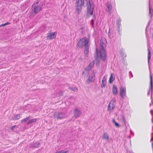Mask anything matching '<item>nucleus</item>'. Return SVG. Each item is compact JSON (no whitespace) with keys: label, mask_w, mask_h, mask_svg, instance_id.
Wrapping results in <instances>:
<instances>
[{"label":"nucleus","mask_w":153,"mask_h":153,"mask_svg":"<svg viewBox=\"0 0 153 153\" xmlns=\"http://www.w3.org/2000/svg\"><path fill=\"white\" fill-rule=\"evenodd\" d=\"M95 64V62L93 61L92 62H91L89 64V65L88 66V70L91 69L92 67Z\"/></svg>","instance_id":"6ab92c4d"},{"label":"nucleus","mask_w":153,"mask_h":153,"mask_svg":"<svg viewBox=\"0 0 153 153\" xmlns=\"http://www.w3.org/2000/svg\"><path fill=\"white\" fill-rule=\"evenodd\" d=\"M121 19L120 18H119L117 19V27H118V31H119V34L120 35H121V34H120V26L121 25Z\"/></svg>","instance_id":"f8f14e48"},{"label":"nucleus","mask_w":153,"mask_h":153,"mask_svg":"<svg viewBox=\"0 0 153 153\" xmlns=\"http://www.w3.org/2000/svg\"><path fill=\"white\" fill-rule=\"evenodd\" d=\"M39 0H37L36 2L34 3L32 6V10L30 13L31 15L34 16L37 13L42 10V5L39 4Z\"/></svg>","instance_id":"f257e3e1"},{"label":"nucleus","mask_w":153,"mask_h":153,"mask_svg":"<svg viewBox=\"0 0 153 153\" xmlns=\"http://www.w3.org/2000/svg\"><path fill=\"white\" fill-rule=\"evenodd\" d=\"M2 26H1V25H0V27H2Z\"/></svg>","instance_id":"4c0bfd02"},{"label":"nucleus","mask_w":153,"mask_h":153,"mask_svg":"<svg viewBox=\"0 0 153 153\" xmlns=\"http://www.w3.org/2000/svg\"><path fill=\"white\" fill-rule=\"evenodd\" d=\"M129 73L131 74V76L132 77H133V74H132V73H131V71H129Z\"/></svg>","instance_id":"72a5a7b5"},{"label":"nucleus","mask_w":153,"mask_h":153,"mask_svg":"<svg viewBox=\"0 0 153 153\" xmlns=\"http://www.w3.org/2000/svg\"><path fill=\"white\" fill-rule=\"evenodd\" d=\"M57 32L49 33L47 34V38L48 40H51L56 38Z\"/></svg>","instance_id":"423d86ee"},{"label":"nucleus","mask_w":153,"mask_h":153,"mask_svg":"<svg viewBox=\"0 0 153 153\" xmlns=\"http://www.w3.org/2000/svg\"><path fill=\"white\" fill-rule=\"evenodd\" d=\"M150 85L149 87V91H148V95H149L150 92H151V98L152 97V76L151 75H150Z\"/></svg>","instance_id":"0eeeda50"},{"label":"nucleus","mask_w":153,"mask_h":153,"mask_svg":"<svg viewBox=\"0 0 153 153\" xmlns=\"http://www.w3.org/2000/svg\"><path fill=\"white\" fill-rule=\"evenodd\" d=\"M149 16L151 18H152L153 15V9L152 8L150 3L149 4Z\"/></svg>","instance_id":"9b49d317"},{"label":"nucleus","mask_w":153,"mask_h":153,"mask_svg":"<svg viewBox=\"0 0 153 153\" xmlns=\"http://www.w3.org/2000/svg\"><path fill=\"white\" fill-rule=\"evenodd\" d=\"M100 58L102 60H104L105 59V51L104 49V47L102 45H101V48L100 50Z\"/></svg>","instance_id":"39448f33"},{"label":"nucleus","mask_w":153,"mask_h":153,"mask_svg":"<svg viewBox=\"0 0 153 153\" xmlns=\"http://www.w3.org/2000/svg\"><path fill=\"white\" fill-rule=\"evenodd\" d=\"M31 117L30 116H29L25 118V119H23L21 120V122L22 123H25Z\"/></svg>","instance_id":"412c9836"},{"label":"nucleus","mask_w":153,"mask_h":153,"mask_svg":"<svg viewBox=\"0 0 153 153\" xmlns=\"http://www.w3.org/2000/svg\"><path fill=\"white\" fill-rule=\"evenodd\" d=\"M68 152V150L64 151L63 150H62L60 151H56L55 152V153H67Z\"/></svg>","instance_id":"a878e982"},{"label":"nucleus","mask_w":153,"mask_h":153,"mask_svg":"<svg viewBox=\"0 0 153 153\" xmlns=\"http://www.w3.org/2000/svg\"><path fill=\"white\" fill-rule=\"evenodd\" d=\"M95 78V76L94 74H91L88 78V80L89 81H94Z\"/></svg>","instance_id":"ddd939ff"},{"label":"nucleus","mask_w":153,"mask_h":153,"mask_svg":"<svg viewBox=\"0 0 153 153\" xmlns=\"http://www.w3.org/2000/svg\"><path fill=\"white\" fill-rule=\"evenodd\" d=\"M37 120V119L36 118H34L31 119L27 123V124L29 125V124H31L32 123H35L36 122Z\"/></svg>","instance_id":"f3484780"},{"label":"nucleus","mask_w":153,"mask_h":153,"mask_svg":"<svg viewBox=\"0 0 153 153\" xmlns=\"http://www.w3.org/2000/svg\"><path fill=\"white\" fill-rule=\"evenodd\" d=\"M85 53L86 54H88L89 52L88 50V45L87 46H86L85 47Z\"/></svg>","instance_id":"5701e85b"},{"label":"nucleus","mask_w":153,"mask_h":153,"mask_svg":"<svg viewBox=\"0 0 153 153\" xmlns=\"http://www.w3.org/2000/svg\"><path fill=\"white\" fill-rule=\"evenodd\" d=\"M16 127V126H12L11 127V129H14Z\"/></svg>","instance_id":"2f4dec72"},{"label":"nucleus","mask_w":153,"mask_h":153,"mask_svg":"<svg viewBox=\"0 0 153 153\" xmlns=\"http://www.w3.org/2000/svg\"><path fill=\"white\" fill-rule=\"evenodd\" d=\"M115 107V102L114 100H112L109 103L108 107V110L111 111Z\"/></svg>","instance_id":"6e6552de"},{"label":"nucleus","mask_w":153,"mask_h":153,"mask_svg":"<svg viewBox=\"0 0 153 153\" xmlns=\"http://www.w3.org/2000/svg\"><path fill=\"white\" fill-rule=\"evenodd\" d=\"M85 0H76V10L79 13L82 9V7L85 3Z\"/></svg>","instance_id":"7ed1b4c3"},{"label":"nucleus","mask_w":153,"mask_h":153,"mask_svg":"<svg viewBox=\"0 0 153 153\" xmlns=\"http://www.w3.org/2000/svg\"><path fill=\"white\" fill-rule=\"evenodd\" d=\"M74 111V115L76 117H79L81 114V113L80 112V111L78 110H75Z\"/></svg>","instance_id":"a211bd4d"},{"label":"nucleus","mask_w":153,"mask_h":153,"mask_svg":"<svg viewBox=\"0 0 153 153\" xmlns=\"http://www.w3.org/2000/svg\"><path fill=\"white\" fill-rule=\"evenodd\" d=\"M56 117L59 119H63L65 117V114L62 113H59L58 114V115Z\"/></svg>","instance_id":"2eb2a0df"},{"label":"nucleus","mask_w":153,"mask_h":153,"mask_svg":"<svg viewBox=\"0 0 153 153\" xmlns=\"http://www.w3.org/2000/svg\"><path fill=\"white\" fill-rule=\"evenodd\" d=\"M115 79L114 75L113 74H111V75L109 79V82L110 83H112Z\"/></svg>","instance_id":"dca6fc26"},{"label":"nucleus","mask_w":153,"mask_h":153,"mask_svg":"<svg viewBox=\"0 0 153 153\" xmlns=\"http://www.w3.org/2000/svg\"><path fill=\"white\" fill-rule=\"evenodd\" d=\"M38 145H40V143H39L38 144Z\"/></svg>","instance_id":"c9c22d12"},{"label":"nucleus","mask_w":153,"mask_h":153,"mask_svg":"<svg viewBox=\"0 0 153 153\" xmlns=\"http://www.w3.org/2000/svg\"><path fill=\"white\" fill-rule=\"evenodd\" d=\"M126 89L125 88L121 87L120 89V95L122 98H124L126 94Z\"/></svg>","instance_id":"1a4fd4ad"},{"label":"nucleus","mask_w":153,"mask_h":153,"mask_svg":"<svg viewBox=\"0 0 153 153\" xmlns=\"http://www.w3.org/2000/svg\"><path fill=\"white\" fill-rule=\"evenodd\" d=\"M112 93L113 94H117L118 93L117 88L116 86L114 85L112 89Z\"/></svg>","instance_id":"4468645a"},{"label":"nucleus","mask_w":153,"mask_h":153,"mask_svg":"<svg viewBox=\"0 0 153 153\" xmlns=\"http://www.w3.org/2000/svg\"><path fill=\"white\" fill-rule=\"evenodd\" d=\"M120 53L122 57H126V54H125V53H123V51L122 50H120Z\"/></svg>","instance_id":"b1692460"},{"label":"nucleus","mask_w":153,"mask_h":153,"mask_svg":"<svg viewBox=\"0 0 153 153\" xmlns=\"http://www.w3.org/2000/svg\"><path fill=\"white\" fill-rule=\"evenodd\" d=\"M106 5L108 9L107 11L108 12L109 14H111V11L112 8V6L111 3L109 2H107L106 4Z\"/></svg>","instance_id":"9d476101"},{"label":"nucleus","mask_w":153,"mask_h":153,"mask_svg":"<svg viewBox=\"0 0 153 153\" xmlns=\"http://www.w3.org/2000/svg\"><path fill=\"white\" fill-rule=\"evenodd\" d=\"M106 139H107V141H109V137L107 135H106Z\"/></svg>","instance_id":"c756f323"},{"label":"nucleus","mask_w":153,"mask_h":153,"mask_svg":"<svg viewBox=\"0 0 153 153\" xmlns=\"http://www.w3.org/2000/svg\"><path fill=\"white\" fill-rule=\"evenodd\" d=\"M122 120L124 122V123L125 124L126 123V120H125V117L123 116H122Z\"/></svg>","instance_id":"cd10ccee"},{"label":"nucleus","mask_w":153,"mask_h":153,"mask_svg":"<svg viewBox=\"0 0 153 153\" xmlns=\"http://www.w3.org/2000/svg\"><path fill=\"white\" fill-rule=\"evenodd\" d=\"M112 122L116 127H120V126L119 125V124L115 121V120L114 119H112Z\"/></svg>","instance_id":"4be33fe9"},{"label":"nucleus","mask_w":153,"mask_h":153,"mask_svg":"<svg viewBox=\"0 0 153 153\" xmlns=\"http://www.w3.org/2000/svg\"><path fill=\"white\" fill-rule=\"evenodd\" d=\"M21 118L20 114H17L15 115L14 117V119L15 120L19 119Z\"/></svg>","instance_id":"393cba45"},{"label":"nucleus","mask_w":153,"mask_h":153,"mask_svg":"<svg viewBox=\"0 0 153 153\" xmlns=\"http://www.w3.org/2000/svg\"><path fill=\"white\" fill-rule=\"evenodd\" d=\"M151 103L150 104V106H151Z\"/></svg>","instance_id":"f704fd0d"},{"label":"nucleus","mask_w":153,"mask_h":153,"mask_svg":"<svg viewBox=\"0 0 153 153\" xmlns=\"http://www.w3.org/2000/svg\"><path fill=\"white\" fill-rule=\"evenodd\" d=\"M76 90H77V88H76Z\"/></svg>","instance_id":"e433bc0d"},{"label":"nucleus","mask_w":153,"mask_h":153,"mask_svg":"<svg viewBox=\"0 0 153 153\" xmlns=\"http://www.w3.org/2000/svg\"><path fill=\"white\" fill-rule=\"evenodd\" d=\"M150 113L152 115H153V110H152L150 111Z\"/></svg>","instance_id":"473e14b6"},{"label":"nucleus","mask_w":153,"mask_h":153,"mask_svg":"<svg viewBox=\"0 0 153 153\" xmlns=\"http://www.w3.org/2000/svg\"><path fill=\"white\" fill-rule=\"evenodd\" d=\"M86 4L87 7V15L88 16L91 15L93 14V8L91 7L90 0L88 1Z\"/></svg>","instance_id":"20e7f679"},{"label":"nucleus","mask_w":153,"mask_h":153,"mask_svg":"<svg viewBox=\"0 0 153 153\" xmlns=\"http://www.w3.org/2000/svg\"><path fill=\"white\" fill-rule=\"evenodd\" d=\"M148 62L149 65V61L151 57V52L149 50V49H148Z\"/></svg>","instance_id":"aec40b11"},{"label":"nucleus","mask_w":153,"mask_h":153,"mask_svg":"<svg viewBox=\"0 0 153 153\" xmlns=\"http://www.w3.org/2000/svg\"><path fill=\"white\" fill-rule=\"evenodd\" d=\"M10 24V23H9L8 22H7L6 23L4 24L1 25V26H5L6 25H9Z\"/></svg>","instance_id":"c85d7f7f"},{"label":"nucleus","mask_w":153,"mask_h":153,"mask_svg":"<svg viewBox=\"0 0 153 153\" xmlns=\"http://www.w3.org/2000/svg\"><path fill=\"white\" fill-rule=\"evenodd\" d=\"M89 42V39L87 38H83L79 40L77 44V47L79 48H82L83 46L85 47L88 45V44Z\"/></svg>","instance_id":"f03ea898"},{"label":"nucleus","mask_w":153,"mask_h":153,"mask_svg":"<svg viewBox=\"0 0 153 153\" xmlns=\"http://www.w3.org/2000/svg\"><path fill=\"white\" fill-rule=\"evenodd\" d=\"M94 20H93V19H92L91 20V24L93 26V25L94 24Z\"/></svg>","instance_id":"7c9ffc66"},{"label":"nucleus","mask_w":153,"mask_h":153,"mask_svg":"<svg viewBox=\"0 0 153 153\" xmlns=\"http://www.w3.org/2000/svg\"><path fill=\"white\" fill-rule=\"evenodd\" d=\"M105 77L104 76L102 80V84L101 85V87L102 88L104 87L105 84L104 83V82L105 81Z\"/></svg>","instance_id":"bb28decb"},{"label":"nucleus","mask_w":153,"mask_h":153,"mask_svg":"<svg viewBox=\"0 0 153 153\" xmlns=\"http://www.w3.org/2000/svg\"><path fill=\"white\" fill-rule=\"evenodd\" d=\"M152 134H153V133H152Z\"/></svg>","instance_id":"58836bf2"}]
</instances>
